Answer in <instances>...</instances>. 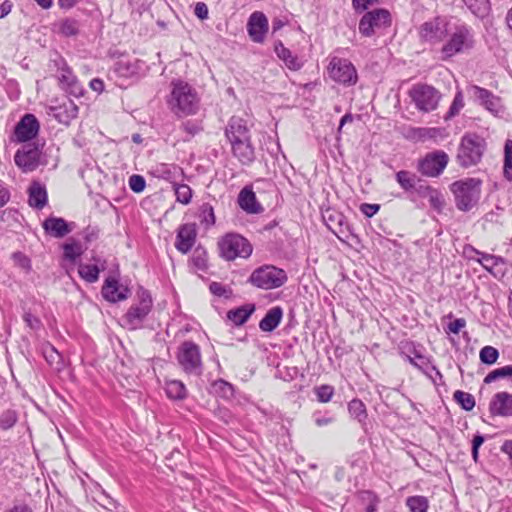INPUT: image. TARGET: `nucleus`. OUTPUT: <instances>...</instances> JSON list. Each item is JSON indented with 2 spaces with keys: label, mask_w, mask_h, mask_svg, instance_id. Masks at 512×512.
<instances>
[{
  "label": "nucleus",
  "mask_w": 512,
  "mask_h": 512,
  "mask_svg": "<svg viewBox=\"0 0 512 512\" xmlns=\"http://www.w3.org/2000/svg\"><path fill=\"white\" fill-rule=\"evenodd\" d=\"M334 389L330 385H322L316 389V395L320 402H329L333 396Z\"/></svg>",
  "instance_id": "nucleus-52"
},
{
  "label": "nucleus",
  "mask_w": 512,
  "mask_h": 512,
  "mask_svg": "<svg viewBox=\"0 0 512 512\" xmlns=\"http://www.w3.org/2000/svg\"><path fill=\"white\" fill-rule=\"evenodd\" d=\"M88 242L89 237L86 233L66 239V261H75L80 257L87 250Z\"/></svg>",
  "instance_id": "nucleus-22"
},
{
  "label": "nucleus",
  "mask_w": 512,
  "mask_h": 512,
  "mask_svg": "<svg viewBox=\"0 0 512 512\" xmlns=\"http://www.w3.org/2000/svg\"><path fill=\"white\" fill-rule=\"evenodd\" d=\"M78 110H79V106L73 100H69V103H66V116L67 117L75 118L77 116Z\"/></svg>",
  "instance_id": "nucleus-62"
},
{
  "label": "nucleus",
  "mask_w": 512,
  "mask_h": 512,
  "mask_svg": "<svg viewBox=\"0 0 512 512\" xmlns=\"http://www.w3.org/2000/svg\"><path fill=\"white\" fill-rule=\"evenodd\" d=\"M182 129L190 136H194L202 130V127L194 121H186L182 124Z\"/></svg>",
  "instance_id": "nucleus-57"
},
{
  "label": "nucleus",
  "mask_w": 512,
  "mask_h": 512,
  "mask_svg": "<svg viewBox=\"0 0 512 512\" xmlns=\"http://www.w3.org/2000/svg\"><path fill=\"white\" fill-rule=\"evenodd\" d=\"M268 28V19L264 13L256 11L250 15L247 23V31L253 42L262 43L268 32Z\"/></svg>",
  "instance_id": "nucleus-16"
},
{
  "label": "nucleus",
  "mask_w": 512,
  "mask_h": 512,
  "mask_svg": "<svg viewBox=\"0 0 512 512\" xmlns=\"http://www.w3.org/2000/svg\"><path fill=\"white\" fill-rule=\"evenodd\" d=\"M391 22V14L388 10L374 9L362 16L358 29L363 36L371 37L374 34L390 27Z\"/></svg>",
  "instance_id": "nucleus-9"
},
{
  "label": "nucleus",
  "mask_w": 512,
  "mask_h": 512,
  "mask_svg": "<svg viewBox=\"0 0 512 512\" xmlns=\"http://www.w3.org/2000/svg\"><path fill=\"white\" fill-rule=\"evenodd\" d=\"M40 155L41 151L36 144L26 143L17 150L14 161L23 172H32L39 165Z\"/></svg>",
  "instance_id": "nucleus-14"
},
{
  "label": "nucleus",
  "mask_w": 512,
  "mask_h": 512,
  "mask_svg": "<svg viewBox=\"0 0 512 512\" xmlns=\"http://www.w3.org/2000/svg\"><path fill=\"white\" fill-rule=\"evenodd\" d=\"M283 317V310L279 306L272 307L259 323L263 332H272L278 327Z\"/></svg>",
  "instance_id": "nucleus-26"
},
{
  "label": "nucleus",
  "mask_w": 512,
  "mask_h": 512,
  "mask_svg": "<svg viewBox=\"0 0 512 512\" xmlns=\"http://www.w3.org/2000/svg\"><path fill=\"white\" fill-rule=\"evenodd\" d=\"M178 362L186 373L199 375L202 371L201 354L198 345L185 341L179 348Z\"/></svg>",
  "instance_id": "nucleus-11"
},
{
  "label": "nucleus",
  "mask_w": 512,
  "mask_h": 512,
  "mask_svg": "<svg viewBox=\"0 0 512 512\" xmlns=\"http://www.w3.org/2000/svg\"><path fill=\"white\" fill-rule=\"evenodd\" d=\"M468 9L477 17H484L490 10L489 0H462Z\"/></svg>",
  "instance_id": "nucleus-32"
},
{
  "label": "nucleus",
  "mask_w": 512,
  "mask_h": 512,
  "mask_svg": "<svg viewBox=\"0 0 512 512\" xmlns=\"http://www.w3.org/2000/svg\"><path fill=\"white\" fill-rule=\"evenodd\" d=\"M172 90L167 100L171 111L179 116L196 114L199 109V97L195 89L184 81H173Z\"/></svg>",
  "instance_id": "nucleus-2"
},
{
  "label": "nucleus",
  "mask_w": 512,
  "mask_h": 512,
  "mask_svg": "<svg viewBox=\"0 0 512 512\" xmlns=\"http://www.w3.org/2000/svg\"><path fill=\"white\" fill-rule=\"evenodd\" d=\"M201 217L202 222H204L207 226H212L215 224V215L213 207L210 204H203L201 207Z\"/></svg>",
  "instance_id": "nucleus-51"
},
{
  "label": "nucleus",
  "mask_w": 512,
  "mask_h": 512,
  "mask_svg": "<svg viewBox=\"0 0 512 512\" xmlns=\"http://www.w3.org/2000/svg\"><path fill=\"white\" fill-rule=\"evenodd\" d=\"M449 26L445 18L434 17L420 26V38L430 44H439L445 39Z\"/></svg>",
  "instance_id": "nucleus-12"
},
{
  "label": "nucleus",
  "mask_w": 512,
  "mask_h": 512,
  "mask_svg": "<svg viewBox=\"0 0 512 512\" xmlns=\"http://www.w3.org/2000/svg\"><path fill=\"white\" fill-rule=\"evenodd\" d=\"M474 96L476 99L480 102L481 105H483L484 102L488 101V99H491V96L493 95L490 91L487 89L474 86Z\"/></svg>",
  "instance_id": "nucleus-56"
},
{
  "label": "nucleus",
  "mask_w": 512,
  "mask_h": 512,
  "mask_svg": "<svg viewBox=\"0 0 512 512\" xmlns=\"http://www.w3.org/2000/svg\"><path fill=\"white\" fill-rule=\"evenodd\" d=\"M379 210V205L377 204H362L361 211L367 216L372 217L375 215Z\"/></svg>",
  "instance_id": "nucleus-61"
},
{
  "label": "nucleus",
  "mask_w": 512,
  "mask_h": 512,
  "mask_svg": "<svg viewBox=\"0 0 512 512\" xmlns=\"http://www.w3.org/2000/svg\"><path fill=\"white\" fill-rule=\"evenodd\" d=\"M42 226L47 235L55 238L64 237V219L48 217Z\"/></svg>",
  "instance_id": "nucleus-28"
},
{
  "label": "nucleus",
  "mask_w": 512,
  "mask_h": 512,
  "mask_svg": "<svg viewBox=\"0 0 512 512\" xmlns=\"http://www.w3.org/2000/svg\"><path fill=\"white\" fill-rule=\"evenodd\" d=\"M79 32V24L76 21L66 20V36L76 35Z\"/></svg>",
  "instance_id": "nucleus-63"
},
{
  "label": "nucleus",
  "mask_w": 512,
  "mask_h": 512,
  "mask_svg": "<svg viewBox=\"0 0 512 512\" xmlns=\"http://www.w3.org/2000/svg\"><path fill=\"white\" fill-rule=\"evenodd\" d=\"M129 187L135 193H141L145 189L146 181L143 176L134 174L129 178Z\"/></svg>",
  "instance_id": "nucleus-49"
},
{
  "label": "nucleus",
  "mask_w": 512,
  "mask_h": 512,
  "mask_svg": "<svg viewBox=\"0 0 512 512\" xmlns=\"http://www.w3.org/2000/svg\"><path fill=\"white\" fill-rule=\"evenodd\" d=\"M238 204L244 211L250 214H257L263 210L261 205L257 202L255 193L248 187L240 191Z\"/></svg>",
  "instance_id": "nucleus-25"
},
{
  "label": "nucleus",
  "mask_w": 512,
  "mask_h": 512,
  "mask_svg": "<svg viewBox=\"0 0 512 512\" xmlns=\"http://www.w3.org/2000/svg\"><path fill=\"white\" fill-rule=\"evenodd\" d=\"M102 296L109 302H118L128 298L130 290L119 285L115 279H107L102 287Z\"/></svg>",
  "instance_id": "nucleus-21"
},
{
  "label": "nucleus",
  "mask_w": 512,
  "mask_h": 512,
  "mask_svg": "<svg viewBox=\"0 0 512 512\" xmlns=\"http://www.w3.org/2000/svg\"><path fill=\"white\" fill-rule=\"evenodd\" d=\"M464 107V98L461 91H458L453 99V102L447 112V114L444 116V120L448 121L459 114V112Z\"/></svg>",
  "instance_id": "nucleus-43"
},
{
  "label": "nucleus",
  "mask_w": 512,
  "mask_h": 512,
  "mask_svg": "<svg viewBox=\"0 0 512 512\" xmlns=\"http://www.w3.org/2000/svg\"><path fill=\"white\" fill-rule=\"evenodd\" d=\"M479 356L482 363L492 365L497 361L499 352L492 346H485L480 350Z\"/></svg>",
  "instance_id": "nucleus-46"
},
{
  "label": "nucleus",
  "mask_w": 512,
  "mask_h": 512,
  "mask_svg": "<svg viewBox=\"0 0 512 512\" xmlns=\"http://www.w3.org/2000/svg\"><path fill=\"white\" fill-rule=\"evenodd\" d=\"M486 149V141L475 133L465 134L460 142L457 161L462 167H470L480 162Z\"/></svg>",
  "instance_id": "nucleus-4"
},
{
  "label": "nucleus",
  "mask_w": 512,
  "mask_h": 512,
  "mask_svg": "<svg viewBox=\"0 0 512 512\" xmlns=\"http://www.w3.org/2000/svg\"><path fill=\"white\" fill-rule=\"evenodd\" d=\"M329 76L345 86H352L357 83L358 74L354 65L347 59L333 57L328 66Z\"/></svg>",
  "instance_id": "nucleus-10"
},
{
  "label": "nucleus",
  "mask_w": 512,
  "mask_h": 512,
  "mask_svg": "<svg viewBox=\"0 0 512 512\" xmlns=\"http://www.w3.org/2000/svg\"><path fill=\"white\" fill-rule=\"evenodd\" d=\"M503 174L505 179L512 181V140L508 139L504 146Z\"/></svg>",
  "instance_id": "nucleus-37"
},
{
  "label": "nucleus",
  "mask_w": 512,
  "mask_h": 512,
  "mask_svg": "<svg viewBox=\"0 0 512 512\" xmlns=\"http://www.w3.org/2000/svg\"><path fill=\"white\" fill-rule=\"evenodd\" d=\"M406 505L411 512H427L429 507L428 500L424 496H411L406 500Z\"/></svg>",
  "instance_id": "nucleus-39"
},
{
  "label": "nucleus",
  "mask_w": 512,
  "mask_h": 512,
  "mask_svg": "<svg viewBox=\"0 0 512 512\" xmlns=\"http://www.w3.org/2000/svg\"><path fill=\"white\" fill-rule=\"evenodd\" d=\"M178 170L179 168L176 166L161 164L155 168L154 175L158 178L172 182Z\"/></svg>",
  "instance_id": "nucleus-41"
},
{
  "label": "nucleus",
  "mask_w": 512,
  "mask_h": 512,
  "mask_svg": "<svg viewBox=\"0 0 512 512\" xmlns=\"http://www.w3.org/2000/svg\"><path fill=\"white\" fill-rule=\"evenodd\" d=\"M83 87L78 80L73 76L66 66V95L74 96L79 98L83 95Z\"/></svg>",
  "instance_id": "nucleus-33"
},
{
  "label": "nucleus",
  "mask_w": 512,
  "mask_h": 512,
  "mask_svg": "<svg viewBox=\"0 0 512 512\" xmlns=\"http://www.w3.org/2000/svg\"><path fill=\"white\" fill-rule=\"evenodd\" d=\"M91 89L95 92H102L104 90V82L99 78H94L89 83Z\"/></svg>",
  "instance_id": "nucleus-64"
},
{
  "label": "nucleus",
  "mask_w": 512,
  "mask_h": 512,
  "mask_svg": "<svg viewBox=\"0 0 512 512\" xmlns=\"http://www.w3.org/2000/svg\"><path fill=\"white\" fill-rule=\"evenodd\" d=\"M220 256L233 261L236 258H248L252 254V245L249 241L237 233H228L218 242Z\"/></svg>",
  "instance_id": "nucleus-5"
},
{
  "label": "nucleus",
  "mask_w": 512,
  "mask_h": 512,
  "mask_svg": "<svg viewBox=\"0 0 512 512\" xmlns=\"http://www.w3.org/2000/svg\"><path fill=\"white\" fill-rule=\"evenodd\" d=\"M231 149L234 157H236L242 165H250L254 162L255 150L251 144V139L232 143Z\"/></svg>",
  "instance_id": "nucleus-24"
},
{
  "label": "nucleus",
  "mask_w": 512,
  "mask_h": 512,
  "mask_svg": "<svg viewBox=\"0 0 512 512\" xmlns=\"http://www.w3.org/2000/svg\"><path fill=\"white\" fill-rule=\"evenodd\" d=\"M194 13L201 20L207 19L209 14L207 5L204 2H198L195 5Z\"/></svg>",
  "instance_id": "nucleus-59"
},
{
  "label": "nucleus",
  "mask_w": 512,
  "mask_h": 512,
  "mask_svg": "<svg viewBox=\"0 0 512 512\" xmlns=\"http://www.w3.org/2000/svg\"><path fill=\"white\" fill-rule=\"evenodd\" d=\"M47 122L50 125L54 123H62L64 109L61 105H49L46 107Z\"/></svg>",
  "instance_id": "nucleus-42"
},
{
  "label": "nucleus",
  "mask_w": 512,
  "mask_h": 512,
  "mask_svg": "<svg viewBox=\"0 0 512 512\" xmlns=\"http://www.w3.org/2000/svg\"><path fill=\"white\" fill-rule=\"evenodd\" d=\"M451 191L455 196L457 208L469 211L480 198L481 181L476 178L461 179L451 185Z\"/></svg>",
  "instance_id": "nucleus-3"
},
{
  "label": "nucleus",
  "mask_w": 512,
  "mask_h": 512,
  "mask_svg": "<svg viewBox=\"0 0 512 512\" xmlns=\"http://www.w3.org/2000/svg\"><path fill=\"white\" fill-rule=\"evenodd\" d=\"M40 130V123L36 116L27 113L21 117L13 132L12 141L17 143H29L36 138Z\"/></svg>",
  "instance_id": "nucleus-13"
},
{
  "label": "nucleus",
  "mask_w": 512,
  "mask_h": 512,
  "mask_svg": "<svg viewBox=\"0 0 512 512\" xmlns=\"http://www.w3.org/2000/svg\"><path fill=\"white\" fill-rule=\"evenodd\" d=\"M464 254L479 263L487 272L497 279H502L508 272L506 260L501 256L488 254L477 250L471 245L464 247Z\"/></svg>",
  "instance_id": "nucleus-7"
},
{
  "label": "nucleus",
  "mask_w": 512,
  "mask_h": 512,
  "mask_svg": "<svg viewBox=\"0 0 512 512\" xmlns=\"http://www.w3.org/2000/svg\"><path fill=\"white\" fill-rule=\"evenodd\" d=\"M254 305H245L237 309L230 310L227 313V317L236 325L244 324L250 315L254 312Z\"/></svg>",
  "instance_id": "nucleus-30"
},
{
  "label": "nucleus",
  "mask_w": 512,
  "mask_h": 512,
  "mask_svg": "<svg viewBox=\"0 0 512 512\" xmlns=\"http://www.w3.org/2000/svg\"><path fill=\"white\" fill-rule=\"evenodd\" d=\"M465 326L466 320L464 318H458L450 322L445 330L447 333L458 334Z\"/></svg>",
  "instance_id": "nucleus-55"
},
{
  "label": "nucleus",
  "mask_w": 512,
  "mask_h": 512,
  "mask_svg": "<svg viewBox=\"0 0 512 512\" xmlns=\"http://www.w3.org/2000/svg\"><path fill=\"white\" fill-rule=\"evenodd\" d=\"M511 377L512 378V365L497 368L491 371L484 379V382L489 384L497 379Z\"/></svg>",
  "instance_id": "nucleus-45"
},
{
  "label": "nucleus",
  "mask_w": 512,
  "mask_h": 512,
  "mask_svg": "<svg viewBox=\"0 0 512 512\" xmlns=\"http://www.w3.org/2000/svg\"><path fill=\"white\" fill-rule=\"evenodd\" d=\"M396 181L403 190L410 192L416 189L420 179L416 174L410 171L401 170L396 173Z\"/></svg>",
  "instance_id": "nucleus-29"
},
{
  "label": "nucleus",
  "mask_w": 512,
  "mask_h": 512,
  "mask_svg": "<svg viewBox=\"0 0 512 512\" xmlns=\"http://www.w3.org/2000/svg\"><path fill=\"white\" fill-rule=\"evenodd\" d=\"M28 204L30 207L41 210L48 201L47 191L44 185L38 181H33L27 190Z\"/></svg>",
  "instance_id": "nucleus-23"
},
{
  "label": "nucleus",
  "mask_w": 512,
  "mask_h": 512,
  "mask_svg": "<svg viewBox=\"0 0 512 512\" xmlns=\"http://www.w3.org/2000/svg\"><path fill=\"white\" fill-rule=\"evenodd\" d=\"M274 50L279 59H281L289 69L297 71L302 67V63L299 61L297 56H294L282 42H277Z\"/></svg>",
  "instance_id": "nucleus-27"
},
{
  "label": "nucleus",
  "mask_w": 512,
  "mask_h": 512,
  "mask_svg": "<svg viewBox=\"0 0 512 512\" xmlns=\"http://www.w3.org/2000/svg\"><path fill=\"white\" fill-rule=\"evenodd\" d=\"M99 272L100 270L96 265L80 264L78 267L80 277L89 283H93L98 280Z\"/></svg>",
  "instance_id": "nucleus-35"
},
{
  "label": "nucleus",
  "mask_w": 512,
  "mask_h": 512,
  "mask_svg": "<svg viewBox=\"0 0 512 512\" xmlns=\"http://www.w3.org/2000/svg\"><path fill=\"white\" fill-rule=\"evenodd\" d=\"M208 254L202 246H197L191 256V262L198 270L207 268Z\"/></svg>",
  "instance_id": "nucleus-38"
},
{
  "label": "nucleus",
  "mask_w": 512,
  "mask_h": 512,
  "mask_svg": "<svg viewBox=\"0 0 512 512\" xmlns=\"http://www.w3.org/2000/svg\"><path fill=\"white\" fill-rule=\"evenodd\" d=\"M408 95L417 110L423 113L436 110L442 98V94L439 90L425 83L413 85Z\"/></svg>",
  "instance_id": "nucleus-6"
},
{
  "label": "nucleus",
  "mask_w": 512,
  "mask_h": 512,
  "mask_svg": "<svg viewBox=\"0 0 512 512\" xmlns=\"http://www.w3.org/2000/svg\"><path fill=\"white\" fill-rule=\"evenodd\" d=\"M10 200V192L4 183L0 182V208L5 206Z\"/></svg>",
  "instance_id": "nucleus-60"
},
{
  "label": "nucleus",
  "mask_w": 512,
  "mask_h": 512,
  "mask_svg": "<svg viewBox=\"0 0 512 512\" xmlns=\"http://www.w3.org/2000/svg\"><path fill=\"white\" fill-rule=\"evenodd\" d=\"M489 411L493 416H512V394L508 392L496 393L489 404Z\"/></svg>",
  "instance_id": "nucleus-19"
},
{
  "label": "nucleus",
  "mask_w": 512,
  "mask_h": 512,
  "mask_svg": "<svg viewBox=\"0 0 512 512\" xmlns=\"http://www.w3.org/2000/svg\"><path fill=\"white\" fill-rule=\"evenodd\" d=\"M248 281L257 288L270 290L281 287L287 281V275L283 269L264 265L255 269Z\"/></svg>",
  "instance_id": "nucleus-8"
},
{
  "label": "nucleus",
  "mask_w": 512,
  "mask_h": 512,
  "mask_svg": "<svg viewBox=\"0 0 512 512\" xmlns=\"http://www.w3.org/2000/svg\"><path fill=\"white\" fill-rule=\"evenodd\" d=\"M483 106L492 113H498L500 110V99L492 95L491 99L483 103Z\"/></svg>",
  "instance_id": "nucleus-58"
},
{
  "label": "nucleus",
  "mask_w": 512,
  "mask_h": 512,
  "mask_svg": "<svg viewBox=\"0 0 512 512\" xmlns=\"http://www.w3.org/2000/svg\"><path fill=\"white\" fill-rule=\"evenodd\" d=\"M12 258L16 266H18L25 272L30 271L31 261L25 254H23L22 252H15L13 253Z\"/></svg>",
  "instance_id": "nucleus-50"
},
{
  "label": "nucleus",
  "mask_w": 512,
  "mask_h": 512,
  "mask_svg": "<svg viewBox=\"0 0 512 512\" xmlns=\"http://www.w3.org/2000/svg\"><path fill=\"white\" fill-rule=\"evenodd\" d=\"M173 189L176 195V200L179 203L184 205L190 203L192 198V190L188 185L173 183Z\"/></svg>",
  "instance_id": "nucleus-40"
},
{
  "label": "nucleus",
  "mask_w": 512,
  "mask_h": 512,
  "mask_svg": "<svg viewBox=\"0 0 512 512\" xmlns=\"http://www.w3.org/2000/svg\"><path fill=\"white\" fill-rule=\"evenodd\" d=\"M212 387L215 393L219 394L223 398H230L233 396V386L222 379L215 381Z\"/></svg>",
  "instance_id": "nucleus-47"
},
{
  "label": "nucleus",
  "mask_w": 512,
  "mask_h": 512,
  "mask_svg": "<svg viewBox=\"0 0 512 512\" xmlns=\"http://www.w3.org/2000/svg\"><path fill=\"white\" fill-rule=\"evenodd\" d=\"M166 394L169 398L180 400L186 396V388L181 381L171 380L166 383Z\"/></svg>",
  "instance_id": "nucleus-31"
},
{
  "label": "nucleus",
  "mask_w": 512,
  "mask_h": 512,
  "mask_svg": "<svg viewBox=\"0 0 512 512\" xmlns=\"http://www.w3.org/2000/svg\"><path fill=\"white\" fill-rule=\"evenodd\" d=\"M197 229L194 223H186L179 227L177 231L175 247L176 249L186 254L188 253L196 242Z\"/></svg>",
  "instance_id": "nucleus-17"
},
{
  "label": "nucleus",
  "mask_w": 512,
  "mask_h": 512,
  "mask_svg": "<svg viewBox=\"0 0 512 512\" xmlns=\"http://www.w3.org/2000/svg\"><path fill=\"white\" fill-rule=\"evenodd\" d=\"M407 359L413 366L425 373H427V369L431 366L429 359L417 351H414L413 356H407Z\"/></svg>",
  "instance_id": "nucleus-48"
},
{
  "label": "nucleus",
  "mask_w": 512,
  "mask_h": 512,
  "mask_svg": "<svg viewBox=\"0 0 512 512\" xmlns=\"http://www.w3.org/2000/svg\"><path fill=\"white\" fill-rule=\"evenodd\" d=\"M448 164V155L443 151L430 153L419 161L418 170L425 176H439Z\"/></svg>",
  "instance_id": "nucleus-15"
},
{
  "label": "nucleus",
  "mask_w": 512,
  "mask_h": 512,
  "mask_svg": "<svg viewBox=\"0 0 512 512\" xmlns=\"http://www.w3.org/2000/svg\"><path fill=\"white\" fill-rule=\"evenodd\" d=\"M115 70L120 76L130 77L137 73L138 66L130 61L120 60L117 62Z\"/></svg>",
  "instance_id": "nucleus-44"
},
{
  "label": "nucleus",
  "mask_w": 512,
  "mask_h": 512,
  "mask_svg": "<svg viewBox=\"0 0 512 512\" xmlns=\"http://www.w3.org/2000/svg\"><path fill=\"white\" fill-rule=\"evenodd\" d=\"M17 422V416L14 411L8 410L4 412L0 419V426L3 429H9L15 425Z\"/></svg>",
  "instance_id": "nucleus-53"
},
{
  "label": "nucleus",
  "mask_w": 512,
  "mask_h": 512,
  "mask_svg": "<svg viewBox=\"0 0 512 512\" xmlns=\"http://www.w3.org/2000/svg\"><path fill=\"white\" fill-rule=\"evenodd\" d=\"M453 399L466 411H471L475 406L474 396L461 390L454 392Z\"/></svg>",
  "instance_id": "nucleus-36"
},
{
  "label": "nucleus",
  "mask_w": 512,
  "mask_h": 512,
  "mask_svg": "<svg viewBox=\"0 0 512 512\" xmlns=\"http://www.w3.org/2000/svg\"><path fill=\"white\" fill-rule=\"evenodd\" d=\"M350 415L357 419L358 422L363 423L367 418V411L364 403L359 399H353L348 404Z\"/></svg>",
  "instance_id": "nucleus-34"
},
{
  "label": "nucleus",
  "mask_w": 512,
  "mask_h": 512,
  "mask_svg": "<svg viewBox=\"0 0 512 512\" xmlns=\"http://www.w3.org/2000/svg\"><path fill=\"white\" fill-rule=\"evenodd\" d=\"M445 39L440 49L442 61H448L456 55L469 52L475 44L472 28L464 23L449 26Z\"/></svg>",
  "instance_id": "nucleus-1"
},
{
  "label": "nucleus",
  "mask_w": 512,
  "mask_h": 512,
  "mask_svg": "<svg viewBox=\"0 0 512 512\" xmlns=\"http://www.w3.org/2000/svg\"><path fill=\"white\" fill-rule=\"evenodd\" d=\"M152 300L148 294H143L137 305L131 306L125 315L126 322L133 328L139 325L149 314Z\"/></svg>",
  "instance_id": "nucleus-18"
},
{
  "label": "nucleus",
  "mask_w": 512,
  "mask_h": 512,
  "mask_svg": "<svg viewBox=\"0 0 512 512\" xmlns=\"http://www.w3.org/2000/svg\"><path fill=\"white\" fill-rule=\"evenodd\" d=\"M209 290L213 295L219 297H229L231 291L228 290L224 285L218 282H212L209 286Z\"/></svg>",
  "instance_id": "nucleus-54"
},
{
  "label": "nucleus",
  "mask_w": 512,
  "mask_h": 512,
  "mask_svg": "<svg viewBox=\"0 0 512 512\" xmlns=\"http://www.w3.org/2000/svg\"><path fill=\"white\" fill-rule=\"evenodd\" d=\"M230 144L251 139L246 122L239 117H232L225 129Z\"/></svg>",
  "instance_id": "nucleus-20"
}]
</instances>
